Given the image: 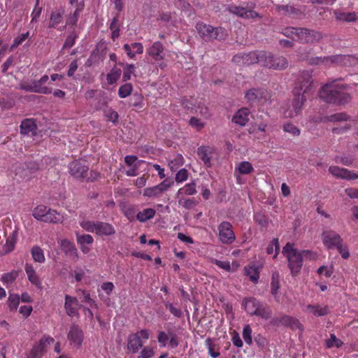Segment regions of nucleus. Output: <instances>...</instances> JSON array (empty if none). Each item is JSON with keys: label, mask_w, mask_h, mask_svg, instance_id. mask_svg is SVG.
Segmentation results:
<instances>
[{"label": "nucleus", "mask_w": 358, "mask_h": 358, "mask_svg": "<svg viewBox=\"0 0 358 358\" xmlns=\"http://www.w3.org/2000/svg\"><path fill=\"white\" fill-rule=\"evenodd\" d=\"M312 83V73L308 71L301 72L293 89L294 99L282 112L285 117L292 118L301 112L303 104L306 101V94H308L310 91Z\"/></svg>", "instance_id": "f257e3e1"}, {"label": "nucleus", "mask_w": 358, "mask_h": 358, "mask_svg": "<svg viewBox=\"0 0 358 358\" xmlns=\"http://www.w3.org/2000/svg\"><path fill=\"white\" fill-rule=\"evenodd\" d=\"M348 88V85L335 80L322 86L320 91V97L329 103L345 105L351 100L350 94L346 92Z\"/></svg>", "instance_id": "f03ea898"}, {"label": "nucleus", "mask_w": 358, "mask_h": 358, "mask_svg": "<svg viewBox=\"0 0 358 358\" xmlns=\"http://www.w3.org/2000/svg\"><path fill=\"white\" fill-rule=\"evenodd\" d=\"M282 253L288 260V267L290 269L293 276H296L303 266V255L310 253L309 250H303L299 252L294 248V245L287 243L282 248Z\"/></svg>", "instance_id": "7ed1b4c3"}, {"label": "nucleus", "mask_w": 358, "mask_h": 358, "mask_svg": "<svg viewBox=\"0 0 358 358\" xmlns=\"http://www.w3.org/2000/svg\"><path fill=\"white\" fill-rule=\"evenodd\" d=\"M256 3L254 1L242 2L240 5L229 4L227 10L230 13L243 19L261 17L260 15L254 10Z\"/></svg>", "instance_id": "20e7f679"}, {"label": "nucleus", "mask_w": 358, "mask_h": 358, "mask_svg": "<svg viewBox=\"0 0 358 358\" xmlns=\"http://www.w3.org/2000/svg\"><path fill=\"white\" fill-rule=\"evenodd\" d=\"M196 29L200 36L206 41L222 40L227 36V30L222 27H213L204 22H198Z\"/></svg>", "instance_id": "39448f33"}, {"label": "nucleus", "mask_w": 358, "mask_h": 358, "mask_svg": "<svg viewBox=\"0 0 358 358\" xmlns=\"http://www.w3.org/2000/svg\"><path fill=\"white\" fill-rule=\"evenodd\" d=\"M264 58H266L265 51H253L248 53H238L233 57L232 62L239 66L257 63L262 65Z\"/></svg>", "instance_id": "423d86ee"}, {"label": "nucleus", "mask_w": 358, "mask_h": 358, "mask_svg": "<svg viewBox=\"0 0 358 358\" xmlns=\"http://www.w3.org/2000/svg\"><path fill=\"white\" fill-rule=\"evenodd\" d=\"M245 97L250 103H264L271 99V95L266 89L252 88L245 92Z\"/></svg>", "instance_id": "0eeeda50"}, {"label": "nucleus", "mask_w": 358, "mask_h": 358, "mask_svg": "<svg viewBox=\"0 0 358 358\" xmlns=\"http://www.w3.org/2000/svg\"><path fill=\"white\" fill-rule=\"evenodd\" d=\"M149 331L146 329H142L135 334H132L128 337L127 348L132 353H136L143 346L142 339L148 340L149 338Z\"/></svg>", "instance_id": "6e6552de"}, {"label": "nucleus", "mask_w": 358, "mask_h": 358, "mask_svg": "<svg viewBox=\"0 0 358 358\" xmlns=\"http://www.w3.org/2000/svg\"><path fill=\"white\" fill-rule=\"evenodd\" d=\"M322 37V34L320 31L299 27L296 40L303 43H314L319 42Z\"/></svg>", "instance_id": "1a4fd4ad"}, {"label": "nucleus", "mask_w": 358, "mask_h": 358, "mask_svg": "<svg viewBox=\"0 0 358 358\" xmlns=\"http://www.w3.org/2000/svg\"><path fill=\"white\" fill-rule=\"evenodd\" d=\"M262 66L274 70H282L287 67L288 62L284 57H274L271 52H265Z\"/></svg>", "instance_id": "9d476101"}, {"label": "nucleus", "mask_w": 358, "mask_h": 358, "mask_svg": "<svg viewBox=\"0 0 358 358\" xmlns=\"http://www.w3.org/2000/svg\"><path fill=\"white\" fill-rule=\"evenodd\" d=\"M218 231L219 240L223 244L230 245L236 239L232 225L229 222H222L218 226Z\"/></svg>", "instance_id": "9b49d317"}, {"label": "nucleus", "mask_w": 358, "mask_h": 358, "mask_svg": "<svg viewBox=\"0 0 358 358\" xmlns=\"http://www.w3.org/2000/svg\"><path fill=\"white\" fill-rule=\"evenodd\" d=\"M321 238L324 247L328 250L335 249L343 242L340 234L331 229L324 231L321 234Z\"/></svg>", "instance_id": "f8f14e48"}, {"label": "nucleus", "mask_w": 358, "mask_h": 358, "mask_svg": "<svg viewBox=\"0 0 358 358\" xmlns=\"http://www.w3.org/2000/svg\"><path fill=\"white\" fill-rule=\"evenodd\" d=\"M67 338L73 348L78 349L82 346L84 333L78 324H73L70 327L67 334Z\"/></svg>", "instance_id": "ddd939ff"}, {"label": "nucleus", "mask_w": 358, "mask_h": 358, "mask_svg": "<svg viewBox=\"0 0 358 358\" xmlns=\"http://www.w3.org/2000/svg\"><path fill=\"white\" fill-rule=\"evenodd\" d=\"M70 174L76 178L84 179L87 177L89 167L80 160L71 162L69 165Z\"/></svg>", "instance_id": "4468645a"}, {"label": "nucleus", "mask_w": 358, "mask_h": 358, "mask_svg": "<svg viewBox=\"0 0 358 358\" xmlns=\"http://www.w3.org/2000/svg\"><path fill=\"white\" fill-rule=\"evenodd\" d=\"M329 172L336 178L354 180L358 179V173L338 166H331Z\"/></svg>", "instance_id": "2eb2a0df"}, {"label": "nucleus", "mask_w": 358, "mask_h": 358, "mask_svg": "<svg viewBox=\"0 0 358 358\" xmlns=\"http://www.w3.org/2000/svg\"><path fill=\"white\" fill-rule=\"evenodd\" d=\"M59 244L62 251L71 261L76 262L78 260V250L73 242L68 239H62Z\"/></svg>", "instance_id": "dca6fc26"}, {"label": "nucleus", "mask_w": 358, "mask_h": 358, "mask_svg": "<svg viewBox=\"0 0 358 358\" xmlns=\"http://www.w3.org/2000/svg\"><path fill=\"white\" fill-rule=\"evenodd\" d=\"M276 10L279 13L283 12L292 18H301L305 15L306 7L296 8L289 5H278L276 6Z\"/></svg>", "instance_id": "f3484780"}, {"label": "nucleus", "mask_w": 358, "mask_h": 358, "mask_svg": "<svg viewBox=\"0 0 358 358\" xmlns=\"http://www.w3.org/2000/svg\"><path fill=\"white\" fill-rule=\"evenodd\" d=\"M215 149L214 147L209 145H201L198 148L196 153L199 159L203 162L206 167H210L212 155L214 154Z\"/></svg>", "instance_id": "a211bd4d"}, {"label": "nucleus", "mask_w": 358, "mask_h": 358, "mask_svg": "<svg viewBox=\"0 0 358 358\" xmlns=\"http://www.w3.org/2000/svg\"><path fill=\"white\" fill-rule=\"evenodd\" d=\"M45 76H42L39 80L31 82H24L20 84V89L33 92H45Z\"/></svg>", "instance_id": "6ab92c4d"}, {"label": "nucleus", "mask_w": 358, "mask_h": 358, "mask_svg": "<svg viewBox=\"0 0 358 358\" xmlns=\"http://www.w3.org/2000/svg\"><path fill=\"white\" fill-rule=\"evenodd\" d=\"M147 53L156 62L163 60L165 58L164 46L159 41L154 42L148 49Z\"/></svg>", "instance_id": "aec40b11"}, {"label": "nucleus", "mask_w": 358, "mask_h": 358, "mask_svg": "<svg viewBox=\"0 0 358 358\" xmlns=\"http://www.w3.org/2000/svg\"><path fill=\"white\" fill-rule=\"evenodd\" d=\"M250 111L248 108H241L234 115L231 122L239 127H244L249 121Z\"/></svg>", "instance_id": "412c9836"}, {"label": "nucleus", "mask_w": 358, "mask_h": 358, "mask_svg": "<svg viewBox=\"0 0 358 358\" xmlns=\"http://www.w3.org/2000/svg\"><path fill=\"white\" fill-rule=\"evenodd\" d=\"M64 307L68 315L71 317L78 315L79 303L76 297L66 295Z\"/></svg>", "instance_id": "4be33fe9"}, {"label": "nucleus", "mask_w": 358, "mask_h": 358, "mask_svg": "<svg viewBox=\"0 0 358 358\" xmlns=\"http://www.w3.org/2000/svg\"><path fill=\"white\" fill-rule=\"evenodd\" d=\"M357 64V58L349 55H333V64L353 66Z\"/></svg>", "instance_id": "5701e85b"}, {"label": "nucleus", "mask_w": 358, "mask_h": 358, "mask_svg": "<svg viewBox=\"0 0 358 358\" xmlns=\"http://www.w3.org/2000/svg\"><path fill=\"white\" fill-rule=\"evenodd\" d=\"M95 234L100 236H111L115 234V229L111 224L96 221Z\"/></svg>", "instance_id": "b1692460"}, {"label": "nucleus", "mask_w": 358, "mask_h": 358, "mask_svg": "<svg viewBox=\"0 0 358 358\" xmlns=\"http://www.w3.org/2000/svg\"><path fill=\"white\" fill-rule=\"evenodd\" d=\"M37 126L33 119H25L20 124V132L24 135L36 136Z\"/></svg>", "instance_id": "393cba45"}, {"label": "nucleus", "mask_w": 358, "mask_h": 358, "mask_svg": "<svg viewBox=\"0 0 358 358\" xmlns=\"http://www.w3.org/2000/svg\"><path fill=\"white\" fill-rule=\"evenodd\" d=\"M277 322L279 324L289 327L292 329H301L302 327V325L299 321V320L289 315H283L280 319H275V323H276Z\"/></svg>", "instance_id": "a878e982"}, {"label": "nucleus", "mask_w": 358, "mask_h": 358, "mask_svg": "<svg viewBox=\"0 0 358 358\" xmlns=\"http://www.w3.org/2000/svg\"><path fill=\"white\" fill-rule=\"evenodd\" d=\"M251 315H255L263 320H268L271 317L272 310L268 305L260 302Z\"/></svg>", "instance_id": "bb28decb"}, {"label": "nucleus", "mask_w": 358, "mask_h": 358, "mask_svg": "<svg viewBox=\"0 0 358 358\" xmlns=\"http://www.w3.org/2000/svg\"><path fill=\"white\" fill-rule=\"evenodd\" d=\"M123 49L131 59L134 58L136 54H142L143 52V45L141 43H133L131 45L124 44Z\"/></svg>", "instance_id": "cd10ccee"}, {"label": "nucleus", "mask_w": 358, "mask_h": 358, "mask_svg": "<svg viewBox=\"0 0 358 358\" xmlns=\"http://www.w3.org/2000/svg\"><path fill=\"white\" fill-rule=\"evenodd\" d=\"M64 13V10L63 8L52 11L50 17L49 27L55 28L62 23Z\"/></svg>", "instance_id": "c85d7f7f"}, {"label": "nucleus", "mask_w": 358, "mask_h": 358, "mask_svg": "<svg viewBox=\"0 0 358 358\" xmlns=\"http://www.w3.org/2000/svg\"><path fill=\"white\" fill-rule=\"evenodd\" d=\"M260 302V301L254 297L245 298L243 300L242 306L247 313L251 315Z\"/></svg>", "instance_id": "c756f323"}, {"label": "nucleus", "mask_w": 358, "mask_h": 358, "mask_svg": "<svg viewBox=\"0 0 358 358\" xmlns=\"http://www.w3.org/2000/svg\"><path fill=\"white\" fill-rule=\"evenodd\" d=\"M335 17L337 20L345 21L348 22H355L357 20V16L355 13H345L338 10L334 11Z\"/></svg>", "instance_id": "7c9ffc66"}, {"label": "nucleus", "mask_w": 358, "mask_h": 358, "mask_svg": "<svg viewBox=\"0 0 358 358\" xmlns=\"http://www.w3.org/2000/svg\"><path fill=\"white\" fill-rule=\"evenodd\" d=\"M254 171V168L250 162L244 161L240 162L235 168L234 173H238L240 175L250 174Z\"/></svg>", "instance_id": "2f4dec72"}, {"label": "nucleus", "mask_w": 358, "mask_h": 358, "mask_svg": "<svg viewBox=\"0 0 358 358\" xmlns=\"http://www.w3.org/2000/svg\"><path fill=\"white\" fill-rule=\"evenodd\" d=\"M25 272L28 276L29 280L37 287L41 285V282L38 275H36L34 267L31 264H26L24 267Z\"/></svg>", "instance_id": "473e14b6"}, {"label": "nucleus", "mask_w": 358, "mask_h": 358, "mask_svg": "<svg viewBox=\"0 0 358 358\" xmlns=\"http://www.w3.org/2000/svg\"><path fill=\"white\" fill-rule=\"evenodd\" d=\"M156 214V211L153 208H145L143 211H140L136 214V220L141 222H145L146 221L153 218Z\"/></svg>", "instance_id": "72a5a7b5"}, {"label": "nucleus", "mask_w": 358, "mask_h": 358, "mask_svg": "<svg viewBox=\"0 0 358 358\" xmlns=\"http://www.w3.org/2000/svg\"><path fill=\"white\" fill-rule=\"evenodd\" d=\"M307 308L317 317L324 316L329 313V307L327 306H321L320 305H308Z\"/></svg>", "instance_id": "f704fd0d"}, {"label": "nucleus", "mask_w": 358, "mask_h": 358, "mask_svg": "<svg viewBox=\"0 0 358 358\" xmlns=\"http://www.w3.org/2000/svg\"><path fill=\"white\" fill-rule=\"evenodd\" d=\"M44 348L45 341L41 338L39 343L33 347L27 358H41Z\"/></svg>", "instance_id": "c9c22d12"}, {"label": "nucleus", "mask_w": 358, "mask_h": 358, "mask_svg": "<svg viewBox=\"0 0 358 358\" xmlns=\"http://www.w3.org/2000/svg\"><path fill=\"white\" fill-rule=\"evenodd\" d=\"M311 65L324 64L325 66L333 64V55L327 57H315L309 59Z\"/></svg>", "instance_id": "e433bc0d"}, {"label": "nucleus", "mask_w": 358, "mask_h": 358, "mask_svg": "<svg viewBox=\"0 0 358 358\" xmlns=\"http://www.w3.org/2000/svg\"><path fill=\"white\" fill-rule=\"evenodd\" d=\"M343 345V342L338 338L334 334H331L329 338L325 340V345L327 348H340Z\"/></svg>", "instance_id": "4c0bfd02"}, {"label": "nucleus", "mask_w": 358, "mask_h": 358, "mask_svg": "<svg viewBox=\"0 0 358 358\" xmlns=\"http://www.w3.org/2000/svg\"><path fill=\"white\" fill-rule=\"evenodd\" d=\"M62 220L63 215L56 210L49 209L48 211H46V222L59 223L62 222Z\"/></svg>", "instance_id": "58836bf2"}, {"label": "nucleus", "mask_w": 358, "mask_h": 358, "mask_svg": "<svg viewBox=\"0 0 358 358\" xmlns=\"http://www.w3.org/2000/svg\"><path fill=\"white\" fill-rule=\"evenodd\" d=\"M75 234L78 245H92L94 243V238L90 234H80L78 231Z\"/></svg>", "instance_id": "ea45409f"}, {"label": "nucleus", "mask_w": 358, "mask_h": 358, "mask_svg": "<svg viewBox=\"0 0 358 358\" xmlns=\"http://www.w3.org/2000/svg\"><path fill=\"white\" fill-rule=\"evenodd\" d=\"M121 69L113 67L110 72L107 74V82L109 85H113L115 83L121 76Z\"/></svg>", "instance_id": "a19ab883"}, {"label": "nucleus", "mask_w": 358, "mask_h": 358, "mask_svg": "<svg viewBox=\"0 0 358 358\" xmlns=\"http://www.w3.org/2000/svg\"><path fill=\"white\" fill-rule=\"evenodd\" d=\"M175 15V13L173 14L170 12L162 13L159 15V19L170 25L176 27L178 20L176 19Z\"/></svg>", "instance_id": "79ce46f5"}, {"label": "nucleus", "mask_w": 358, "mask_h": 358, "mask_svg": "<svg viewBox=\"0 0 358 358\" xmlns=\"http://www.w3.org/2000/svg\"><path fill=\"white\" fill-rule=\"evenodd\" d=\"M245 274L253 282H257L259 278V273L255 266L245 267Z\"/></svg>", "instance_id": "37998d69"}, {"label": "nucleus", "mask_w": 358, "mask_h": 358, "mask_svg": "<svg viewBox=\"0 0 358 358\" xmlns=\"http://www.w3.org/2000/svg\"><path fill=\"white\" fill-rule=\"evenodd\" d=\"M78 38V34L76 33V31L73 29V31L66 38V40L63 45V49L71 48V47H73Z\"/></svg>", "instance_id": "c03bdc74"}, {"label": "nucleus", "mask_w": 358, "mask_h": 358, "mask_svg": "<svg viewBox=\"0 0 358 358\" xmlns=\"http://www.w3.org/2000/svg\"><path fill=\"white\" fill-rule=\"evenodd\" d=\"M196 193V184L191 182L186 184L182 188L178 191V194L194 195Z\"/></svg>", "instance_id": "a18cd8bd"}, {"label": "nucleus", "mask_w": 358, "mask_h": 358, "mask_svg": "<svg viewBox=\"0 0 358 358\" xmlns=\"http://www.w3.org/2000/svg\"><path fill=\"white\" fill-rule=\"evenodd\" d=\"M132 91V85L131 83H125L119 87L118 96L122 99H124L131 95Z\"/></svg>", "instance_id": "49530a36"}, {"label": "nucleus", "mask_w": 358, "mask_h": 358, "mask_svg": "<svg viewBox=\"0 0 358 358\" xmlns=\"http://www.w3.org/2000/svg\"><path fill=\"white\" fill-rule=\"evenodd\" d=\"M31 254L34 260L36 262H43L45 260L43 250L37 245L31 248Z\"/></svg>", "instance_id": "de8ad7c7"}, {"label": "nucleus", "mask_w": 358, "mask_h": 358, "mask_svg": "<svg viewBox=\"0 0 358 358\" xmlns=\"http://www.w3.org/2000/svg\"><path fill=\"white\" fill-rule=\"evenodd\" d=\"M162 193L161 190L157 185L154 187L145 188L143 195L146 197H159L162 195Z\"/></svg>", "instance_id": "09e8293b"}, {"label": "nucleus", "mask_w": 358, "mask_h": 358, "mask_svg": "<svg viewBox=\"0 0 358 358\" xmlns=\"http://www.w3.org/2000/svg\"><path fill=\"white\" fill-rule=\"evenodd\" d=\"M103 115L107 119V121L112 122L115 124L118 122L119 115L117 112L114 110L113 108H110L106 109L103 111Z\"/></svg>", "instance_id": "8fccbe9b"}, {"label": "nucleus", "mask_w": 358, "mask_h": 358, "mask_svg": "<svg viewBox=\"0 0 358 358\" xmlns=\"http://www.w3.org/2000/svg\"><path fill=\"white\" fill-rule=\"evenodd\" d=\"M80 226L85 231L90 233H95L96 221H91L89 220H83L80 222Z\"/></svg>", "instance_id": "3c124183"}, {"label": "nucleus", "mask_w": 358, "mask_h": 358, "mask_svg": "<svg viewBox=\"0 0 358 358\" xmlns=\"http://www.w3.org/2000/svg\"><path fill=\"white\" fill-rule=\"evenodd\" d=\"M17 276H18L17 271H13L10 273H4L1 276V280L3 284H5L6 285H9L12 284L15 280V279L17 278Z\"/></svg>", "instance_id": "603ef678"}, {"label": "nucleus", "mask_w": 358, "mask_h": 358, "mask_svg": "<svg viewBox=\"0 0 358 358\" xmlns=\"http://www.w3.org/2000/svg\"><path fill=\"white\" fill-rule=\"evenodd\" d=\"M143 96L141 94H134L131 98V105L137 109H142L144 107Z\"/></svg>", "instance_id": "864d4df0"}, {"label": "nucleus", "mask_w": 358, "mask_h": 358, "mask_svg": "<svg viewBox=\"0 0 358 358\" xmlns=\"http://www.w3.org/2000/svg\"><path fill=\"white\" fill-rule=\"evenodd\" d=\"M274 250L275 251V253L273 256V258H276L280 250V245L278 238H273L266 248V252L268 255L273 254Z\"/></svg>", "instance_id": "5fc2aeb1"}, {"label": "nucleus", "mask_w": 358, "mask_h": 358, "mask_svg": "<svg viewBox=\"0 0 358 358\" xmlns=\"http://www.w3.org/2000/svg\"><path fill=\"white\" fill-rule=\"evenodd\" d=\"M135 66L127 64L123 70L122 81L127 82L131 79V75L134 73Z\"/></svg>", "instance_id": "6e6d98bb"}, {"label": "nucleus", "mask_w": 358, "mask_h": 358, "mask_svg": "<svg viewBox=\"0 0 358 358\" xmlns=\"http://www.w3.org/2000/svg\"><path fill=\"white\" fill-rule=\"evenodd\" d=\"M20 300V298L18 294H10L8 299V303L10 310H15L17 308Z\"/></svg>", "instance_id": "4d7b16f0"}, {"label": "nucleus", "mask_w": 358, "mask_h": 358, "mask_svg": "<svg viewBox=\"0 0 358 358\" xmlns=\"http://www.w3.org/2000/svg\"><path fill=\"white\" fill-rule=\"evenodd\" d=\"M29 36V32L27 31L26 33L22 34L20 36H17L14 38L13 44L10 46V50H13L17 46L21 45L25 40L28 38Z\"/></svg>", "instance_id": "13d9d810"}, {"label": "nucleus", "mask_w": 358, "mask_h": 358, "mask_svg": "<svg viewBox=\"0 0 358 358\" xmlns=\"http://www.w3.org/2000/svg\"><path fill=\"white\" fill-rule=\"evenodd\" d=\"M271 288V294L274 296L276 295L280 288L279 274L278 273H273L272 275Z\"/></svg>", "instance_id": "bf43d9fd"}, {"label": "nucleus", "mask_w": 358, "mask_h": 358, "mask_svg": "<svg viewBox=\"0 0 358 358\" xmlns=\"http://www.w3.org/2000/svg\"><path fill=\"white\" fill-rule=\"evenodd\" d=\"M184 164V159L181 155H177L175 158L170 161L169 166L172 171L176 170Z\"/></svg>", "instance_id": "052dcab7"}, {"label": "nucleus", "mask_w": 358, "mask_h": 358, "mask_svg": "<svg viewBox=\"0 0 358 358\" xmlns=\"http://www.w3.org/2000/svg\"><path fill=\"white\" fill-rule=\"evenodd\" d=\"M32 215L36 220L44 221L45 206L40 205L36 207L33 210Z\"/></svg>", "instance_id": "680f3d73"}, {"label": "nucleus", "mask_w": 358, "mask_h": 358, "mask_svg": "<svg viewBox=\"0 0 358 358\" xmlns=\"http://www.w3.org/2000/svg\"><path fill=\"white\" fill-rule=\"evenodd\" d=\"M283 130L294 136H299L301 134L300 129L292 123L285 124L283 125Z\"/></svg>", "instance_id": "e2e57ef3"}, {"label": "nucleus", "mask_w": 358, "mask_h": 358, "mask_svg": "<svg viewBox=\"0 0 358 358\" xmlns=\"http://www.w3.org/2000/svg\"><path fill=\"white\" fill-rule=\"evenodd\" d=\"M189 124L199 131L204 127L205 122H202L201 120L196 117H192L189 119Z\"/></svg>", "instance_id": "0e129e2a"}, {"label": "nucleus", "mask_w": 358, "mask_h": 358, "mask_svg": "<svg viewBox=\"0 0 358 358\" xmlns=\"http://www.w3.org/2000/svg\"><path fill=\"white\" fill-rule=\"evenodd\" d=\"M299 27H286L283 29L282 34L289 38L296 40Z\"/></svg>", "instance_id": "69168bd1"}, {"label": "nucleus", "mask_w": 358, "mask_h": 358, "mask_svg": "<svg viewBox=\"0 0 358 358\" xmlns=\"http://www.w3.org/2000/svg\"><path fill=\"white\" fill-rule=\"evenodd\" d=\"M243 338L247 344L252 343V329L249 324L245 325L243 327Z\"/></svg>", "instance_id": "338daca9"}, {"label": "nucleus", "mask_w": 358, "mask_h": 358, "mask_svg": "<svg viewBox=\"0 0 358 358\" xmlns=\"http://www.w3.org/2000/svg\"><path fill=\"white\" fill-rule=\"evenodd\" d=\"M174 183L173 179L170 178H165L162 182L157 185L158 187L161 190L162 193L166 191L170 188Z\"/></svg>", "instance_id": "774afa93"}]
</instances>
